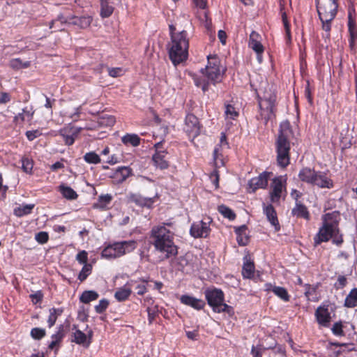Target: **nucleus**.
Listing matches in <instances>:
<instances>
[{"label": "nucleus", "instance_id": "nucleus-56", "mask_svg": "<svg viewBox=\"0 0 357 357\" xmlns=\"http://www.w3.org/2000/svg\"><path fill=\"white\" fill-rule=\"evenodd\" d=\"M115 123V118L113 116H102L100 118V123L106 126H112Z\"/></svg>", "mask_w": 357, "mask_h": 357}, {"label": "nucleus", "instance_id": "nucleus-22", "mask_svg": "<svg viewBox=\"0 0 357 357\" xmlns=\"http://www.w3.org/2000/svg\"><path fill=\"white\" fill-rule=\"evenodd\" d=\"M69 24H73L79 26L81 29H86L89 27L92 22V17L91 16L77 17L75 15L69 16Z\"/></svg>", "mask_w": 357, "mask_h": 357}, {"label": "nucleus", "instance_id": "nucleus-37", "mask_svg": "<svg viewBox=\"0 0 357 357\" xmlns=\"http://www.w3.org/2000/svg\"><path fill=\"white\" fill-rule=\"evenodd\" d=\"M305 296L307 301H317L318 298L314 297L313 295L316 294L317 286H312L310 284H305Z\"/></svg>", "mask_w": 357, "mask_h": 357}, {"label": "nucleus", "instance_id": "nucleus-44", "mask_svg": "<svg viewBox=\"0 0 357 357\" xmlns=\"http://www.w3.org/2000/svg\"><path fill=\"white\" fill-rule=\"evenodd\" d=\"M31 337L36 340H40L46 335V331L42 328H33L30 332Z\"/></svg>", "mask_w": 357, "mask_h": 357}, {"label": "nucleus", "instance_id": "nucleus-64", "mask_svg": "<svg viewBox=\"0 0 357 357\" xmlns=\"http://www.w3.org/2000/svg\"><path fill=\"white\" fill-rule=\"evenodd\" d=\"M135 289L137 290V294L140 296L144 295L147 291V288L145 284H137L135 287Z\"/></svg>", "mask_w": 357, "mask_h": 357}, {"label": "nucleus", "instance_id": "nucleus-16", "mask_svg": "<svg viewBox=\"0 0 357 357\" xmlns=\"http://www.w3.org/2000/svg\"><path fill=\"white\" fill-rule=\"evenodd\" d=\"M180 301L182 304L190 306L196 310H201L206 305L204 300L188 294L182 295L180 298Z\"/></svg>", "mask_w": 357, "mask_h": 357}, {"label": "nucleus", "instance_id": "nucleus-10", "mask_svg": "<svg viewBox=\"0 0 357 357\" xmlns=\"http://www.w3.org/2000/svg\"><path fill=\"white\" fill-rule=\"evenodd\" d=\"M204 295L208 305L212 307L213 310L225 301L223 291L216 287L206 289Z\"/></svg>", "mask_w": 357, "mask_h": 357}, {"label": "nucleus", "instance_id": "nucleus-60", "mask_svg": "<svg viewBox=\"0 0 357 357\" xmlns=\"http://www.w3.org/2000/svg\"><path fill=\"white\" fill-rule=\"evenodd\" d=\"M30 298L34 303H40L43 298V294L41 291H38L35 294H31Z\"/></svg>", "mask_w": 357, "mask_h": 357}, {"label": "nucleus", "instance_id": "nucleus-33", "mask_svg": "<svg viewBox=\"0 0 357 357\" xmlns=\"http://www.w3.org/2000/svg\"><path fill=\"white\" fill-rule=\"evenodd\" d=\"M273 293L284 302H289L290 301L291 296L283 287L277 286L274 287Z\"/></svg>", "mask_w": 357, "mask_h": 357}, {"label": "nucleus", "instance_id": "nucleus-51", "mask_svg": "<svg viewBox=\"0 0 357 357\" xmlns=\"http://www.w3.org/2000/svg\"><path fill=\"white\" fill-rule=\"evenodd\" d=\"M49 238V234L46 231H39L35 234V240L41 245L47 243Z\"/></svg>", "mask_w": 357, "mask_h": 357}, {"label": "nucleus", "instance_id": "nucleus-6", "mask_svg": "<svg viewBox=\"0 0 357 357\" xmlns=\"http://www.w3.org/2000/svg\"><path fill=\"white\" fill-rule=\"evenodd\" d=\"M338 225H322L318 233L314 237V243L317 246L323 242H327L330 239L336 245H340L343 242L342 234L337 228Z\"/></svg>", "mask_w": 357, "mask_h": 357}, {"label": "nucleus", "instance_id": "nucleus-3", "mask_svg": "<svg viewBox=\"0 0 357 357\" xmlns=\"http://www.w3.org/2000/svg\"><path fill=\"white\" fill-rule=\"evenodd\" d=\"M189 38L185 31L172 33L169 45V56L174 66L185 61L188 56Z\"/></svg>", "mask_w": 357, "mask_h": 357}, {"label": "nucleus", "instance_id": "nucleus-59", "mask_svg": "<svg viewBox=\"0 0 357 357\" xmlns=\"http://www.w3.org/2000/svg\"><path fill=\"white\" fill-rule=\"evenodd\" d=\"M347 284V280L345 276L344 275H340L337 278V281L335 284V287L336 289H342L344 288Z\"/></svg>", "mask_w": 357, "mask_h": 357}, {"label": "nucleus", "instance_id": "nucleus-50", "mask_svg": "<svg viewBox=\"0 0 357 357\" xmlns=\"http://www.w3.org/2000/svg\"><path fill=\"white\" fill-rule=\"evenodd\" d=\"M213 312L216 313L226 312L229 314H231L234 313V309L231 306L222 302L220 306L213 310Z\"/></svg>", "mask_w": 357, "mask_h": 357}, {"label": "nucleus", "instance_id": "nucleus-31", "mask_svg": "<svg viewBox=\"0 0 357 357\" xmlns=\"http://www.w3.org/2000/svg\"><path fill=\"white\" fill-rule=\"evenodd\" d=\"M344 306L348 308H354L357 306V287L352 289L346 296Z\"/></svg>", "mask_w": 357, "mask_h": 357}, {"label": "nucleus", "instance_id": "nucleus-48", "mask_svg": "<svg viewBox=\"0 0 357 357\" xmlns=\"http://www.w3.org/2000/svg\"><path fill=\"white\" fill-rule=\"evenodd\" d=\"M225 117L227 119H235L238 116V113L236 111L235 108L231 105L225 106Z\"/></svg>", "mask_w": 357, "mask_h": 357}, {"label": "nucleus", "instance_id": "nucleus-29", "mask_svg": "<svg viewBox=\"0 0 357 357\" xmlns=\"http://www.w3.org/2000/svg\"><path fill=\"white\" fill-rule=\"evenodd\" d=\"M316 176V172L310 168H303L299 172V178L307 183H312L314 176Z\"/></svg>", "mask_w": 357, "mask_h": 357}, {"label": "nucleus", "instance_id": "nucleus-30", "mask_svg": "<svg viewBox=\"0 0 357 357\" xmlns=\"http://www.w3.org/2000/svg\"><path fill=\"white\" fill-rule=\"evenodd\" d=\"M99 294L97 291L93 290H86L80 295L79 301L82 303L88 304L91 301L97 300Z\"/></svg>", "mask_w": 357, "mask_h": 357}, {"label": "nucleus", "instance_id": "nucleus-19", "mask_svg": "<svg viewBox=\"0 0 357 357\" xmlns=\"http://www.w3.org/2000/svg\"><path fill=\"white\" fill-rule=\"evenodd\" d=\"M210 225H192L190 233L194 238H206L211 231Z\"/></svg>", "mask_w": 357, "mask_h": 357}, {"label": "nucleus", "instance_id": "nucleus-28", "mask_svg": "<svg viewBox=\"0 0 357 357\" xmlns=\"http://www.w3.org/2000/svg\"><path fill=\"white\" fill-rule=\"evenodd\" d=\"M348 26L349 31V46L351 50H354L355 47V41L357 39V31L351 14L349 15Z\"/></svg>", "mask_w": 357, "mask_h": 357}, {"label": "nucleus", "instance_id": "nucleus-11", "mask_svg": "<svg viewBox=\"0 0 357 357\" xmlns=\"http://www.w3.org/2000/svg\"><path fill=\"white\" fill-rule=\"evenodd\" d=\"M286 180L282 177L275 178L271 185L270 199L272 203H279L280 198L284 197L285 188L284 183Z\"/></svg>", "mask_w": 357, "mask_h": 357}, {"label": "nucleus", "instance_id": "nucleus-27", "mask_svg": "<svg viewBox=\"0 0 357 357\" xmlns=\"http://www.w3.org/2000/svg\"><path fill=\"white\" fill-rule=\"evenodd\" d=\"M63 308L52 307L49 310L50 314L47 320V326L50 328L54 326L57 319L63 313Z\"/></svg>", "mask_w": 357, "mask_h": 357}, {"label": "nucleus", "instance_id": "nucleus-40", "mask_svg": "<svg viewBox=\"0 0 357 357\" xmlns=\"http://www.w3.org/2000/svg\"><path fill=\"white\" fill-rule=\"evenodd\" d=\"M122 142L125 144H131L133 146H137L139 144L140 138L137 135H124L122 139Z\"/></svg>", "mask_w": 357, "mask_h": 357}, {"label": "nucleus", "instance_id": "nucleus-34", "mask_svg": "<svg viewBox=\"0 0 357 357\" xmlns=\"http://www.w3.org/2000/svg\"><path fill=\"white\" fill-rule=\"evenodd\" d=\"M112 199V195L109 194L102 195L99 196L98 202L94 204V206L100 208H106L111 203Z\"/></svg>", "mask_w": 357, "mask_h": 357}, {"label": "nucleus", "instance_id": "nucleus-4", "mask_svg": "<svg viewBox=\"0 0 357 357\" xmlns=\"http://www.w3.org/2000/svg\"><path fill=\"white\" fill-rule=\"evenodd\" d=\"M337 0H316L319 17L322 23V29L329 33L331 22L335 17L337 3Z\"/></svg>", "mask_w": 357, "mask_h": 357}, {"label": "nucleus", "instance_id": "nucleus-49", "mask_svg": "<svg viewBox=\"0 0 357 357\" xmlns=\"http://www.w3.org/2000/svg\"><path fill=\"white\" fill-rule=\"evenodd\" d=\"M109 301L106 298H102L99 301L98 305L95 306V310L98 314H102L105 312L109 306Z\"/></svg>", "mask_w": 357, "mask_h": 357}, {"label": "nucleus", "instance_id": "nucleus-57", "mask_svg": "<svg viewBox=\"0 0 357 357\" xmlns=\"http://www.w3.org/2000/svg\"><path fill=\"white\" fill-rule=\"evenodd\" d=\"M146 311L148 313L149 322V324H152L158 314H157L158 310L156 309V306L154 307H148L146 309Z\"/></svg>", "mask_w": 357, "mask_h": 357}, {"label": "nucleus", "instance_id": "nucleus-46", "mask_svg": "<svg viewBox=\"0 0 357 357\" xmlns=\"http://www.w3.org/2000/svg\"><path fill=\"white\" fill-rule=\"evenodd\" d=\"M22 168L23 171L27 174L32 173V169L33 167V160L26 157L22 158Z\"/></svg>", "mask_w": 357, "mask_h": 357}, {"label": "nucleus", "instance_id": "nucleus-47", "mask_svg": "<svg viewBox=\"0 0 357 357\" xmlns=\"http://www.w3.org/2000/svg\"><path fill=\"white\" fill-rule=\"evenodd\" d=\"M84 160L91 164H98L100 162V156L95 152L86 153L84 156Z\"/></svg>", "mask_w": 357, "mask_h": 357}, {"label": "nucleus", "instance_id": "nucleus-23", "mask_svg": "<svg viewBox=\"0 0 357 357\" xmlns=\"http://www.w3.org/2000/svg\"><path fill=\"white\" fill-rule=\"evenodd\" d=\"M312 184L316 185L319 188H331L333 187L332 181L325 174L320 172H316V176H314Z\"/></svg>", "mask_w": 357, "mask_h": 357}, {"label": "nucleus", "instance_id": "nucleus-41", "mask_svg": "<svg viewBox=\"0 0 357 357\" xmlns=\"http://www.w3.org/2000/svg\"><path fill=\"white\" fill-rule=\"evenodd\" d=\"M60 192L64 197L68 199H75L77 197L76 192L70 187L63 185H60Z\"/></svg>", "mask_w": 357, "mask_h": 357}, {"label": "nucleus", "instance_id": "nucleus-12", "mask_svg": "<svg viewBox=\"0 0 357 357\" xmlns=\"http://www.w3.org/2000/svg\"><path fill=\"white\" fill-rule=\"evenodd\" d=\"M200 124L196 116L189 114L186 116L183 130L188 135L189 138L193 139L200 132Z\"/></svg>", "mask_w": 357, "mask_h": 357}, {"label": "nucleus", "instance_id": "nucleus-25", "mask_svg": "<svg viewBox=\"0 0 357 357\" xmlns=\"http://www.w3.org/2000/svg\"><path fill=\"white\" fill-rule=\"evenodd\" d=\"M166 155L165 151H158L153 155V161L157 167L165 169L169 167V163L165 159Z\"/></svg>", "mask_w": 357, "mask_h": 357}, {"label": "nucleus", "instance_id": "nucleus-54", "mask_svg": "<svg viewBox=\"0 0 357 357\" xmlns=\"http://www.w3.org/2000/svg\"><path fill=\"white\" fill-rule=\"evenodd\" d=\"M275 354H279L281 357H286V350L284 345L278 344L274 347H269Z\"/></svg>", "mask_w": 357, "mask_h": 357}, {"label": "nucleus", "instance_id": "nucleus-63", "mask_svg": "<svg viewBox=\"0 0 357 357\" xmlns=\"http://www.w3.org/2000/svg\"><path fill=\"white\" fill-rule=\"evenodd\" d=\"M41 135V132L38 130H29L26 132V135L29 140H33Z\"/></svg>", "mask_w": 357, "mask_h": 357}, {"label": "nucleus", "instance_id": "nucleus-32", "mask_svg": "<svg viewBox=\"0 0 357 357\" xmlns=\"http://www.w3.org/2000/svg\"><path fill=\"white\" fill-rule=\"evenodd\" d=\"M293 215L297 218H303L305 220H307L309 218V212L307 208L301 204H296V206L292 209Z\"/></svg>", "mask_w": 357, "mask_h": 357}, {"label": "nucleus", "instance_id": "nucleus-9", "mask_svg": "<svg viewBox=\"0 0 357 357\" xmlns=\"http://www.w3.org/2000/svg\"><path fill=\"white\" fill-rule=\"evenodd\" d=\"M275 102V96L274 94H270L268 96H264L259 101L261 116L266 121L270 119L273 114Z\"/></svg>", "mask_w": 357, "mask_h": 357}, {"label": "nucleus", "instance_id": "nucleus-21", "mask_svg": "<svg viewBox=\"0 0 357 357\" xmlns=\"http://www.w3.org/2000/svg\"><path fill=\"white\" fill-rule=\"evenodd\" d=\"M261 36L253 31L250 35L248 46L252 50H254L256 53H263L264 52V47L261 43Z\"/></svg>", "mask_w": 357, "mask_h": 357}, {"label": "nucleus", "instance_id": "nucleus-45", "mask_svg": "<svg viewBox=\"0 0 357 357\" xmlns=\"http://www.w3.org/2000/svg\"><path fill=\"white\" fill-rule=\"evenodd\" d=\"M91 271L92 266L91 264L84 265L78 275V280L80 282L84 281L87 278V277L91 273Z\"/></svg>", "mask_w": 357, "mask_h": 357}, {"label": "nucleus", "instance_id": "nucleus-18", "mask_svg": "<svg viewBox=\"0 0 357 357\" xmlns=\"http://www.w3.org/2000/svg\"><path fill=\"white\" fill-rule=\"evenodd\" d=\"M236 240L240 246H245L250 241L248 229L246 225H242L240 227H235Z\"/></svg>", "mask_w": 357, "mask_h": 357}, {"label": "nucleus", "instance_id": "nucleus-55", "mask_svg": "<svg viewBox=\"0 0 357 357\" xmlns=\"http://www.w3.org/2000/svg\"><path fill=\"white\" fill-rule=\"evenodd\" d=\"M220 150L218 147H215L213 151V157H214V162L215 165V168H218L221 166H223L224 162L222 158H219Z\"/></svg>", "mask_w": 357, "mask_h": 357}, {"label": "nucleus", "instance_id": "nucleus-43", "mask_svg": "<svg viewBox=\"0 0 357 357\" xmlns=\"http://www.w3.org/2000/svg\"><path fill=\"white\" fill-rule=\"evenodd\" d=\"M218 211L225 217L228 218L229 221L234 220L236 215L234 211L225 205L218 207Z\"/></svg>", "mask_w": 357, "mask_h": 357}, {"label": "nucleus", "instance_id": "nucleus-20", "mask_svg": "<svg viewBox=\"0 0 357 357\" xmlns=\"http://www.w3.org/2000/svg\"><path fill=\"white\" fill-rule=\"evenodd\" d=\"M255 266L254 261L249 256L243 257V265L242 268V276L245 279H252L254 277Z\"/></svg>", "mask_w": 357, "mask_h": 357}, {"label": "nucleus", "instance_id": "nucleus-17", "mask_svg": "<svg viewBox=\"0 0 357 357\" xmlns=\"http://www.w3.org/2000/svg\"><path fill=\"white\" fill-rule=\"evenodd\" d=\"M135 282V280H130L123 287L119 288L114 294V298L119 302L128 300L132 294V287Z\"/></svg>", "mask_w": 357, "mask_h": 357}, {"label": "nucleus", "instance_id": "nucleus-61", "mask_svg": "<svg viewBox=\"0 0 357 357\" xmlns=\"http://www.w3.org/2000/svg\"><path fill=\"white\" fill-rule=\"evenodd\" d=\"M210 178L213 183L215 185V188L219 187V174L217 169H215L210 176Z\"/></svg>", "mask_w": 357, "mask_h": 357}, {"label": "nucleus", "instance_id": "nucleus-5", "mask_svg": "<svg viewBox=\"0 0 357 357\" xmlns=\"http://www.w3.org/2000/svg\"><path fill=\"white\" fill-rule=\"evenodd\" d=\"M290 132L288 126L286 128L282 127L275 142L277 162L278 165L283 168L289 164L290 143L288 138Z\"/></svg>", "mask_w": 357, "mask_h": 357}, {"label": "nucleus", "instance_id": "nucleus-8", "mask_svg": "<svg viewBox=\"0 0 357 357\" xmlns=\"http://www.w3.org/2000/svg\"><path fill=\"white\" fill-rule=\"evenodd\" d=\"M333 312L334 309L329 302L322 303L314 312L317 324L322 327H329L332 320L331 313Z\"/></svg>", "mask_w": 357, "mask_h": 357}, {"label": "nucleus", "instance_id": "nucleus-42", "mask_svg": "<svg viewBox=\"0 0 357 357\" xmlns=\"http://www.w3.org/2000/svg\"><path fill=\"white\" fill-rule=\"evenodd\" d=\"M114 12V7L107 2L100 3V16L102 18L109 17Z\"/></svg>", "mask_w": 357, "mask_h": 357}, {"label": "nucleus", "instance_id": "nucleus-53", "mask_svg": "<svg viewBox=\"0 0 357 357\" xmlns=\"http://www.w3.org/2000/svg\"><path fill=\"white\" fill-rule=\"evenodd\" d=\"M76 260L81 264H88V253L85 250H82L76 255Z\"/></svg>", "mask_w": 357, "mask_h": 357}, {"label": "nucleus", "instance_id": "nucleus-13", "mask_svg": "<svg viewBox=\"0 0 357 357\" xmlns=\"http://www.w3.org/2000/svg\"><path fill=\"white\" fill-rule=\"evenodd\" d=\"M128 198L129 202H133L139 206L151 208L155 200L158 198V194L155 190L151 197H144L139 194H130Z\"/></svg>", "mask_w": 357, "mask_h": 357}, {"label": "nucleus", "instance_id": "nucleus-14", "mask_svg": "<svg viewBox=\"0 0 357 357\" xmlns=\"http://www.w3.org/2000/svg\"><path fill=\"white\" fill-rule=\"evenodd\" d=\"M270 173L263 172L258 176L252 178L248 182V191L254 192L258 188H265L268 185Z\"/></svg>", "mask_w": 357, "mask_h": 357}, {"label": "nucleus", "instance_id": "nucleus-39", "mask_svg": "<svg viewBox=\"0 0 357 357\" xmlns=\"http://www.w3.org/2000/svg\"><path fill=\"white\" fill-rule=\"evenodd\" d=\"M264 211L270 223H278L276 212L271 205L266 206Z\"/></svg>", "mask_w": 357, "mask_h": 357}, {"label": "nucleus", "instance_id": "nucleus-7", "mask_svg": "<svg viewBox=\"0 0 357 357\" xmlns=\"http://www.w3.org/2000/svg\"><path fill=\"white\" fill-rule=\"evenodd\" d=\"M136 245L134 241L116 242L105 247L101 252V256L107 259L120 257L134 250Z\"/></svg>", "mask_w": 357, "mask_h": 357}, {"label": "nucleus", "instance_id": "nucleus-2", "mask_svg": "<svg viewBox=\"0 0 357 357\" xmlns=\"http://www.w3.org/2000/svg\"><path fill=\"white\" fill-rule=\"evenodd\" d=\"M202 77H193L197 86L201 87L204 92L208 91L210 82L215 84L221 81L222 70L220 68V61L215 56H208V65L202 69Z\"/></svg>", "mask_w": 357, "mask_h": 357}, {"label": "nucleus", "instance_id": "nucleus-26", "mask_svg": "<svg viewBox=\"0 0 357 357\" xmlns=\"http://www.w3.org/2000/svg\"><path fill=\"white\" fill-rule=\"evenodd\" d=\"M73 330H75V331L72 335L73 339H72L71 341L77 344L83 345L86 347V334L79 329H77V326L75 324L73 325Z\"/></svg>", "mask_w": 357, "mask_h": 357}, {"label": "nucleus", "instance_id": "nucleus-36", "mask_svg": "<svg viewBox=\"0 0 357 357\" xmlns=\"http://www.w3.org/2000/svg\"><path fill=\"white\" fill-rule=\"evenodd\" d=\"M31 65L30 61H22L20 59H13L10 61L9 66L14 70H20L29 68Z\"/></svg>", "mask_w": 357, "mask_h": 357}, {"label": "nucleus", "instance_id": "nucleus-15", "mask_svg": "<svg viewBox=\"0 0 357 357\" xmlns=\"http://www.w3.org/2000/svg\"><path fill=\"white\" fill-rule=\"evenodd\" d=\"M66 329L64 324H60L56 328L55 333L51 335L52 341L48 345V349L50 350L55 349L56 353L60 347V345L66 336Z\"/></svg>", "mask_w": 357, "mask_h": 357}, {"label": "nucleus", "instance_id": "nucleus-35", "mask_svg": "<svg viewBox=\"0 0 357 357\" xmlns=\"http://www.w3.org/2000/svg\"><path fill=\"white\" fill-rule=\"evenodd\" d=\"M340 221V213L337 211L327 213L324 216V223H338Z\"/></svg>", "mask_w": 357, "mask_h": 357}, {"label": "nucleus", "instance_id": "nucleus-1", "mask_svg": "<svg viewBox=\"0 0 357 357\" xmlns=\"http://www.w3.org/2000/svg\"><path fill=\"white\" fill-rule=\"evenodd\" d=\"M150 242L154 252L158 255L159 261L175 257L178 248L174 242V234L165 226H155L150 234Z\"/></svg>", "mask_w": 357, "mask_h": 357}, {"label": "nucleus", "instance_id": "nucleus-24", "mask_svg": "<svg viewBox=\"0 0 357 357\" xmlns=\"http://www.w3.org/2000/svg\"><path fill=\"white\" fill-rule=\"evenodd\" d=\"M131 173L132 169L130 167H121L115 171L112 178L115 179L117 183H123L131 175Z\"/></svg>", "mask_w": 357, "mask_h": 357}, {"label": "nucleus", "instance_id": "nucleus-52", "mask_svg": "<svg viewBox=\"0 0 357 357\" xmlns=\"http://www.w3.org/2000/svg\"><path fill=\"white\" fill-rule=\"evenodd\" d=\"M331 331L333 333L337 336H342L344 335L343 331V324L341 321L335 322L333 324Z\"/></svg>", "mask_w": 357, "mask_h": 357}, {"label": "nucleus", "instance_id": "nucleus-58", "mask_svg": "<svg viewBox=\"0 0 357 357\" xmlns=\"http://www.w3.org/2000/svg\"><path fill=\"white\" fill-rule=\"evenodd\" d=\"M282 19L284 24V26L286 31V35L288 38V40H290L291 36H290V29H289V22L287 20V15L285 12H282Z\"/></svg>", "mask_w": 357, "mask_h": 357}, {"label": "nucleus", "instance_id": "nucleus-62", "mask_svg": "<svg viewBox=\"0 0 357 357\" xmlns=\"http://www.w3.org/2000/svg\"><path fill=\"white\" fill-rule=\"evenodd\" d=\"M108 73L111 77H116L122 75L123 70L121 68H109Z\"/></svg>", "mask_w": 357, "mask_h": 357}, {"label": "nucleus", "instance_id": "nucleus-38", "mask_svg": "<svg viewBox=\"0 0 357 357\" xmlns=\"http://www.w3.org/2000/svg\"><path fill=\"white\" fill-rule=\"evenodd\" d=\"M34 207V204H25L20 206L14 209V213L17 216H22L29 214Z\"/></svg>", "mask_w": 357, "mask_h": 357}]
</instances>
